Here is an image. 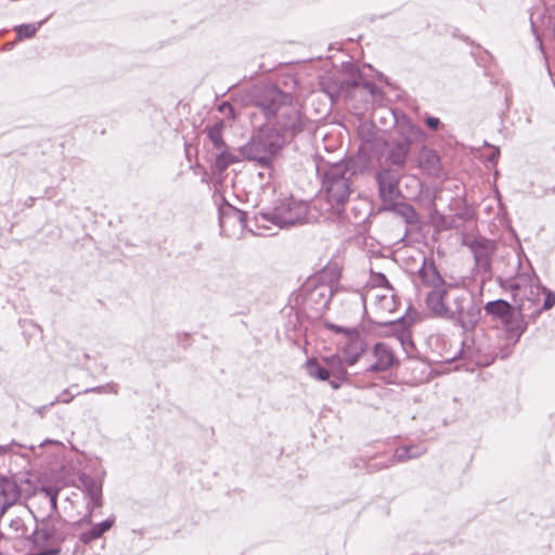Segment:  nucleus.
<instances>
[{
  "label": "nucleus",
  "mask_w": 555,
  "mask_h": 555,
  "mask_svg": "<svg viewBox=\"0 0 555 555\" xmlns=\"http://www.w3.org/2000/svg\"><path fill=\"white\" fill-rule=\"evenodd\" d=\"M242 105L257 107L269 121L275 124L291 137L304 128V118L293 103V96L272 85L254 86L240 95Z\"/></svg>",
  "instance_id": "1"
},
{
  "label": "nucleus",
  "mask_w": 555,
  "mask_h": 555,
  "mask_svg": "<svg viewBox=\"0 0 555 555\" xmlns=\"http://www.w3.org/2000/svg\"><path fill=\"white\" fill-rule=\"evenodd\" d=\"M318 171L321 175L325 211L330 218L350 221L346 215V206L356 192L357 163L352 159L340 160L318 167Z\"/></svg>",
  "instance_id": "2"
},
{
  "label": "nucleus",
  "mask_w": 555,
  "mask_h": 555,
  "mask_svg": "<svg viewBox=\"0 0 555 555\" xmlns=\"http://www.w3.org/2000/svg\"><path fill=\"white\" fill-rule=\"evenodd\" d=\"M427 310L433 317L451 321L466 332L476 327L481 314L473 294L452 283L442 294L430 296Z\"/></svg>",
  "instance_id": "3"
},
{
  "label": "nucleus",
  "mask_w": 555,
  "mask_h": 555,
  "mask_svg": "<svg viewBox=\"0 0 555 555\" xmlns=\"http://www.w3.org/2000/svg\"><path fill=\"white\" fill-rule=\"evenodd\" d=\"M78 488L81 489L83 501L86 503V513L76 521L78 527L92 526L90 529L79 534V541L89 544L100 539L115 524V517L112 516L105 520L93 525V516L96 511L103 506V483L99 478H94L86 473L78 476Z\"/></svg>",
  "instance_id": "4"
},
{
  "label": "nucleus",
  "mask_w": 555,
  "mask_h": 555,
  "mask_svg": "<svg viewBox=\"0 0 555 555\" xmlns=\"http://www.w3.org/2000/svg\"><path fill=\"white\" fill-rule=\"evenodd\" d=\"M78 488L81 489L83 501L86 503V513L76 521L78 527L92 526L90 529L79 534V541L89 544L100 539L115 524V517L112 516L105 520L93 525V516L96 511L103 506V483L99 478H94L86 473L78 476Z\"/></svg>",
  "instance_id": "5"
},
{
  "label": "nucleus",
  "mask_w": 555,
  "mask_h": 555,
  "mask_svg": "<svg viewBox=\"0 0 555 555\" xmlns=\"http://www.w3.org/2000/svg\"><path fill=\"white\" fill-rule=\"evenodd\" d=\"M309 212L307 202L293 196L283 198L269 211L259 212L256 217L258 230L284 229L306 222Z\"/></svg>",
  "instance_id": "6"
},
{
  "label": "nucleus",
  "mask_w": 555,
  "mask_h": 555,
  "mask_svg": "<svg viewBox=\"0 0 555 555\" xmlns=\"http://www.w3.org/2000/svg\"><path fill=\"white\" fill-rule=\"evenodd\" d=\"M284 144V139L276 131H267L240 149L241 155L248 159L269 167L272 158Z\"/></svg>",
  "instance_id": "7"
},
{
  "label": "nucleus",
  "mask_w": 555,
  "mask_h": 555,
  "mask_svg": "<svg viewBox=\"0 0 555 555\" xmlns=\"http://www.w3.org/2000/svg\"><path fill=\"white\" fill-rule=\"evenodd\" d=\"M525 280H529L530 285L528 288H524L522 295L518 300L515 299V301L517 302L516 310L518 314L524 319L527 325H529L535 322L543 311V308L540 306V284H533L530 275H519L516 281L509 284V288L520 292L524 287L522 282Z\"/></svg>",
  "instance_id": "8"
},
{
  "label": "nucleus",
  "mask_w": 555,
  "mask_h": 555,
  "mask_svg": "<svg viewBox=\"0 0 555 555\" xmlns=\"http://www.w3.org/2000/svg\"><path fill=\"white\" fill-rule=\"evenodd\" d=\"M418 278L423 286L430 288L425 296V306H429L430 296L435 293L442 294L444 288L450 284L439 273L434 260L424 259L422 267L418 270Z\"/></svg>",
  "instance_id": "9"
},
{
  "label": "nucleus",
  "mask_w": 555,
  "mask_h": 555,
  "mask_svg": "<svg viewBox=\"0 0 555 555\" xmlns=\"http://www.w3.org/2000/svg\"><path fill=\"white\" fill-rule=\"evenodd\" d=\"M375 179L383 203L392 204L400 196V173L391 168H380L376 172Z\"/></svg>",
  "instance_id": "10"
},
{
  "label": "nucleus",
  "mask_w": 555,
  "mask_h": 555,
  "mask_svg": "<svg viewBox=\"0 0 555 555\" xmlns=\"http://www.w3.org/2000/svg\"><path fill=\"white\" fill-rule=\"evenodd\" d=\"M305 304L315 312H321L328 307V304L335 293L332 286L324 284L310 285V279L307 280L302 287Z\"/></svg>",
  "instance_id": "11"
},
{
  "label": "nucleus",
  "mask_w": 555,
  "mask_h": 555,
  "mask_svg": "<svg viewBox=\"0 0 555 555\" xmlns=\"http://www.w3.org/2000/svg\"><path fill=\"white\" fill-rule=\"evenodd\" d=\"M532 35H555V14L550 9L537 5L530 12Z\"/></svg>",
  "instance_id": "12"
},
{
  "label": "nucleus",
  "mask_w": 555,
  "mask_h": 555,
  "mask_svg": "<svg viewBox=\"0 0 555 555\" xmlns=\"http://www.w3.org/2000/svg\"><path fill=\"white\" fill-rule=\"evenodd\" d=\"M22 489L14 478L0 477V518L7 511L20 502Z\"/></svg>",
  "instance_id": "13"
},
{
  "label": "nucleus",
  "mask_w": 555,
  "mask_h": 555,
  "mask_svg": "<svg viewBox=\"0 0 555 555\" xmlns=\"http://www.w3.org/2000/svg\"><path fill=\"white\" fill-rule=\"evenodd\" d=\"M57 495L59 490L53 488L42 487L36 494V500L39 504L38 513L41 519H55L61 518L57 513Z\"/></svg>",
  "instance_id": "14"
},
{
  "label": "nucleus",
  "mask_w": 555,
  "mask_h": 555,
  "mask_svg": "<svg viewBox=\"0 0 555 555\" xmlns=\"http://www.w3.org/2000/svg\"><path fill=\"white\" fill-rule=\"evenodd\" d=\"M340 356L348 366L354 365L366 350V343L358 331L353 335L346 338L340 347Z\"/></svg>",
  "instance_id": "15"
},
{
  "label": "nucleus",
  "mask_w": 555,
  "mask_h": 555,
  "mask_svg": "<svg viewBox=\"0 0 555 555\" xmlns=\"http://www.w3.org/2000/svg\"><path fill=\"white\" fill-rule=\"evenodd\" d=\"M500 321L505 327L506 339L512 340L513 344H516L520 339L528 327L527 323L518 314L516 307H512L506 317L501 318Z\"/></svg>",
  "instance_id": "16"
},
{
  "label": "nucleus",
  "mask_w": 555,
  "mask_h": 555,
  "mask_svg": "<svg viewBox=\"0 0 555 555\" xmlns=\"http://www.w3.org/2000/svg\"><path fill=\"white\" fill-rule=\"evenodd\" d=\"M425 452H426V449L421 446H414V444L403 446V447L397 448L395 450L392 457L389 459L388 462H385V463L375 462L370 465V468L372 470L384 469V468H387V467L393 465L395 463L405 462L411 459H416V457L421 456L422 454H424Z\"/></svg>",
  "instance_id": "17"
},
{
  "label": "nucleus",
  "mask_w": 555,
  "mask_h": 555,
  "mask_svg": "<svg viewBox=\"0 0 555 555\" xmlns=\"http://www.w3.org/2000/svg\"><path fill=\"white\" fill-rule=\"evenodd\" d=\"M416 162L417 167L428 176L438 178L442 173L440 157L433 149L423 146L417 155Z\"/></svg>",
  "instance_id": "18"
},
{
  "label": "nucleus",
  "mask_w": 555,
  "mask_h": 555,
  "mask_svg": "<svg viewBox=\"0 0 555 555\" xmlns=\"http://www.w3.org/2000/svg\"><path fill=\"white\" fill-rule=\"evenodd\" d=\"M373 357L375 362L367 367L369 372H384L389 370L396 357L392 349L385 343H377L373 347Z\"/></svg>",
  "instance_id": "19"
},
{
  "label": "nucleus",
  "mask_w": 555,
  "mask_h": 555,
  "mask_svg": "<svg viewBox=\"0 0 555 555\" xmlns=\"http://www.w3.org/2000/svg\"><path fill=\"white\" fill-rule=\"evenodd\" d=\"M410 141L397 140L387 145L386 162L398 168H403L410 153Z\"/></svg>",
  "instance_id": "20"
},
{
  "label": "nucleus",
  "mask_w": 555,
  "mask_h": 555,
  "mask_svg": "<svg viewBox=\"0 0 555 555\" xmlns=\"http://www.w3.org/2000/svg\"><path fill=\"white\" fill-rule=\"evenodd\" d=\"M418 320V313L415 310H408L406 314L397 320H388L378 322L379 325L390 326L397 334L398 338L404 344V339L409 338V327Z\"/></svg>",
  "instance_id": "21"
},
{
  "label": "nucleus",
  "mask_w": 555,
  "mask_h": 555,
  "mask_svg": "<svg viewBox=\"0 0 555 555\" xmlns=\"http://www.w3.org/2000/svg\"><path fill=\"white\" fill-rule=\"evenodd\" d=\"M340 278V269L337 263H327L322 270L315 273L310 279V285L324 284L332 286V289L336 291L338 281Z\"/></svg>",
  "instance_id": "22"
},
{
  "label": "nucleus",
  "mask_w": 555,
  "mask_h": 555,
  "mask_svg": "<svg viewBox=\"0 0 555 555\" xmlns=\"http://www.w3.org/2000/svg\"><path fill=\"white\" fill-rule=\"evenodd\" d=\"M322 362L326 365L331 377L338 380L348 379V372L346 370L347 364L340 354L323 357Z\"/></svg>",
  "instance_id": "23"
},
{
  "label": "nucleus",
  "mask_w": 555,
  "mask_h": 555,
  "mask_svg": "<svg viewBox=\"0 0 555 555\" xmlns=\"http://www.w3.org/2000/svg\"><path fill=\"white\" fill-rule=\"evenodd\" d=\"M240 156L230 152L229 147L218 150L216 154L215 160L211 165L212 173L221 175L232 164L238 163Z\"/></svg>",
  "instance_id": "24"
},
{
  "label": "nucleus",
  "mask_w": 555,
  "mask_h": 555,
  "mask_svg": "<svg viewBox=\"0 0 555 555\" xmlns=\"http://www.w3.org/2000/svg\"><path fill=\"white\" fill-rule=\"evenodd\" d=\"M400 134L403 137L402 140L410 141V144L414 141H424L426 138L425 132L411 120L403 118L398 122Z\"/></svg>",
  "instance_id": "25"
},
{
  "label": "nucleus",
  "mask_w": 555,
  "mask_h": 555,
  "mask_svg": "<svg viewBox=\"0 0 555 555\" xmlns=\"http://www.w3.org/2000/svg\"><path fill=\"white\" fill-rule=\"evenodd\" d=\"M25 520L22 516L12 518L9 522V540H15L18 545L27 547V543L24 542L25 538L28 537Z\"/></svg>",
  "instance_id": "26"
},
{
  "label": "nucleus",
  "mask_w": 555,
  "mask_h": 555,
  "mask_svg": "<svg viewBox=\"0 0 555 555\" xmlns=\"http://www.w3.org/2000/svg\"><path fill=\"white\" fill-rule=\"evenodd\" d=\"M512 307L513 306L508 301L504 299H496L488 301L485 305V311L488 315L492 317V319L500 320L501 318L506 317Z\"/></svg>",
  "instance_id": "27"
},
{
  "label": "nucleus",
  "mask_w": 555,
  "mask_h": 555,
  "mask_svg": "<svg viewBox=\"0 0 555 555\" xmlns=\"http://www.w3.org/2000/svg\"><path fill=\"white\" fill-rule=\"evenodd\" d=\"M223 129H224V122L223 120H219L218 122L214 124L212 126L207 128V137L212 143V146L218 151L225 149L228 145L225 144L223 140Z\"/></svg>",
  "instance_id": "28"
},
{
  "label": "nucleus",
  "mask_w": 555,
  "mask_h": 555,
  "mask_svg": "<svg viewBox=\"0 0 555 555\" xmlns=\"http://www.w3.org/2000/svg\"><path fill=\"white\" fill-rule=\"evenodd\" d=\"M474 259L476 266L483 272H489L491 269V255L487 246L476 245L473 247Z\"/></svg>",
  "instance_id": "29"
},
{
  "label": "nucleus",
  "mask_w": 555,
  "mask_h": 555,
  "mask_svg": "<svg viewBox=\"0 0 555 555\" xmlns=\"http://www.w3.org/2000/svg\"><path fill=\"white\" fill-rule=\"evenodd\" d=\"M306 370L308 375L311 378L318 379V380H330L331 375L327 371L326 365L323 366L320 364V362L315 358H311L307 360L306 362Z\"/></svg>",
  "instance_id": "30"
},
{
  "label": "nucleus",
  "mask_w": 555,
  "mask_h": 555,
  "mask_svg": "<svg viewBox=\"0 0 555 555\" xmlns=\"http://www.w3.org/2000/svg\"><path fill=\"white\" fill-rule=\"evenodd\" d=\"M344 74L346 77L340 82L341 87L347 86L354 88L363 83L362 75L360 74L356 65L350 63L344 65Z\"/></svg>",
  "instance_id": "31"
},
{
  "label": "nucleus",
  "mask_w": 555,
  "mask_h": 555,
  "mask_svg": "<svg viewBox=\"0 0 555 555\" xmlns=\"http://www.w3.org/2000/svg\"><path fill=\"white\" fill-rule=\"evenodd\" d=\"M48 18L28 24H21L13 27L15 35H36L40 30L41 26L47 22Z\"/></svg>",
  "instance_id": "32"
},
{
  "label": "nucleus",
  "mask_w": 555,
  "mask_h": 555,
  "mask_svg": "<svg viewBox=\"0 0 555 555\" xmlns=\"http://www.w3.org/2000/svg\"><path fill=\"white\" fill-rule=\"evenodd\" d=\"M395 210L400 215L406 223H414L417 221V215L415 209L409 204H399L395 207Z\"/></svg>",
  "instance_id": "33"
},
{
  "label": "nucleus",
  "mask_w": 555,
  "mask_h": 555,
  "mask_svg": "<svg viewBox=\"0 0 555 555\" xmlns=\"http://www.w3.org/2000/svg\"><path fill=\"white\" fill-rule=\"evenodd\" d=\"M375 304L382 310H386L389 312L395 310V299H393L392 295H388V294L376 295Z\"/></svg>",
  "instance_id": "34"
},
{
  "label": "nucleus",
  "mask_w": 555,
  "mask_h": 555,
  "mask_svg": "<svg viewBox=\"0 0 555 555\" xmlns=\"http://www.w3.org/2000/svg\"><path fill=\"white\" fill-rule=\"evenodd\" d=\"M543 293L545 295L543 306V310H550L555 306V293L540 284V294Z\"/></svg>",
  "instance_id": "35"
},
{
  "label": "nucleus",
  "mask_w": 555,
  "mask_h": 555,
  "mask_svg": "<svg viewBox=\"0 0 555 555\" xmlns=\"http://www.w3.org/2000/svg\"><path fill=\"white\" fill-rule=\"evenodd\" d=\"M325 326L337 334H344L346 338L359 331L357 327H345L334 323H326Z\"/></svg>",
  "instance_id": "36"
},
{
  "label": "nucleus",
  "mask_w": 555,
  "mask_h": 555,
  "mask_svg": "<svg viewBox=\"0 0 555 555\" xmlns=\"http://www.w3.org/2000/svg\"><path fill=\"white\" fill-rule=\"evenodd\" d=\"M89 392H96V393L113 392V393H117V387H116V385H113V384H106V385H103V386H96V387H92V388H87V389H85L81 392H77L76 395L89 393Z\"/></svg>",
  "instance_id": "37"
},
{
  "label": "nucleus",
  "mask_w": 555,
  "mask_h": 555,
  "mask_svg": "<svg viewBox=\"0 0 555 555\" xmlns=\"http://www.w3.org/2000/svg\"><path fill=\"white\" fill-rule=\"evenodd\" d=\"M75 396L76 395L72 393L69 389H65L55 398L54 401L50 403V405H54L57 402L69 403L75 398Z\"/></svg>",
  "instance_id": "38"
},
{
  "label": "nucleus",
  "mask_w": 555,
  "mask_h": 555,
  "mask_svg": "<svg viewBox=\"0 0 555 555\" xmlns=\"http://www.w3.org/2000/svg\"><path fill=\"white\" fill-rule=\"evenodd\" d=\"M425 122L433 130H437L441 126L439 118L433 116L427 117Z\"/></svg>",
  "instance_id": "39"
},
{
  "label": "nucleus",
  "mask_w": 555,
  "mask_h": 555,
  "mask_svg": "<svg viewBox=\"0 0 555 555\" xmlns=\"http://www.w3.org/2000/svg\"><path fill=\"white\" fill-rule=\"evenodd\" d=\"M24 38L25 37H22V36L16 37L15 40L7 42L5 44H3L2 50H4V51L12 50L16 44L21 43Z\"/></svg>",
  "instance_id": "40"
},
{
  "label": "nucleus",
  "mask_w": 555,
  "mask_h": 555,
  "mask_svg": "<svg viewBox=\"0 0 555 555\" xmlns=\"http://www.w3.org/2000/svg\"><path fill=\"white\" fill-rule=\"evenodd\" d=\"M362 87L365 90H367L372 95H375L378 92L377 87L374 83L370 82V81H364L362 83Z\"/></svg>",
  "instance_id": "41"
},
{
  "label": "nucleus",
  "mask_w": 555,
  "mask_h": 555,
  "mask_svg": "<svg viewBox=\"0 0 555 555\" xmlns=\"http://www.w3.org/2000/svg\"><path fill=\"white\" fill-rule=\"evenodd\" d=\"M233 212V218H235L240 223H244L245 220V214L241 210L234 209L233 207H230Z\"/></svg>",
  "instance_id": "42"
},
{
  "label": "nucleus",
  "mask_w": 555,
  "mask_h": 555,
  "mask_svg": "<svg viewBox=\"0 0 555 555\" xmlns=\"http://www.w3.org/2000/svg\"><path fill=\"white\" fill-rule=\"evenodd\" d=\"M327 382L330 383L331 387L336 390L340 387V385L344 380H338V379L331 377L330 380H327Z\"/></svg>",
  "instance_id": "43"
},
{
  "label": "nucleus",
  "mask_w": 555,
  "mask_h": 555,
  "mask_svg": "<svg viewBox=\"0 0 555 555\" xmlns=\"http://www.w3.org/2000/svg\"><path fill=\"white\" fill-rule=\"evenodd\" d=\"M500 156V150L498 147L494 149L493 153L489 156L490 163H496L498 158Z\"/></svg>",
  "instance_id": "44"
},
{
  "label": "nucleus",
  "mask_w": 555,
  "mask_h": 555,
  "mask_svg": "<svg viewBox=\"0 0 555 555\" xmlns=\"http://www.w3.org/2000/svg\"><path fill=\"white\" fill-rule=\"evenodd\" d=\"M219 109H220L221 112H225V111L228 109L231 114H233V107H232V105H231V104H229V103H223V104H221Z\"/></svg>",
  "instance_id": "45"
},
{
  "label": "nucleus",
  "mask_w": 555,
  "mask_h": 555,
  "mask_svg": "<svg viewBox=\"0 0 555 555\" xmlns=\"http://www.w3.org/2000/svg\"><path fill=\"white\" fill-rule=\"evenodd\" d=\"M8 542H9V537L7 534H3L0 531V547H3L4 544H7Z\"/></svg>",
  "instance_id": "46"
},
{
  "label": "nucleus",
  "mask_w": 555,
  "mask_h": 555,
  "mask_svg": "<svg viewBox=\"0 0 555 555\" xmlns=\"http://www.w3.org/2000/svg\"><path fill=\"white\" fill-rule=\"evenodd\" d=\"M356 297H357V299H358L361 304H363V305H364L365 299H364V297H363L362 295H359V294H358V295H356Z\"/></svg>",
  "instance_id": "47"
},
{
  "label": "nucleus",
  "mask_w": 555,
  "mask_h": 555,
  "mask_svg": "<svg viewBox=\"0 0 555 555\" xmlns=\"http://www.w3.org/2000/svg\"><path fill=\"white\" fill-rule=\"evenodd\" d=\"M28 512H29L30 514H33V515H34V518L36 519V521H37V522H39V515L35 514V513H34L33 511H30V509H28Z\"/></svg>",
  "instance_id": "48"
},
{
  "label": "nucleus",
  "mask_w": 555,
  "mask_h": 555,
  "mask_svg": "<svg viewBox=\"0 0 555 555\" xmlns=\"http://www.w3.org/2000/svg\"><path fill=\"white\" fill-rule=\"evenodd\" d=\"M8 451V447L0 446V453H5Z\"/></svg>",
  "instance_id": "49"
},
{
  "label": "nucleus",
  "mask_w": 555,
  "mask_h": 555,
  "mask_svg": "<svg viewBox=\"0 0 555 555\" xmlns=\"http://www.w3.org/2000/svg\"><path fill=\"white\" fill-rule=\"evenodd\" d=\"M224 221H225V217H221V218H220V227H221V228H223V223H224Z\"/></svg>",
  "instance_id": "50"
},
{
  "label": "nucleus",
  "mask_w": 555,
  "mask_h": 555,
  "mask_svg": "<svg viewBox=\"0 0 555 555\" xmlns=\"http://www.w3.org/2000/svg\"><path fill=\"white\" fill-rule=\"evenodd\" d=\"M532 275H534V281L537 282L535 284H540L539 283V278L535 275V272H532Z\"/></svg>",
  "instance_id": "51"
},
{
  "label": "nucleus",
  "mask_w": 555,
  "mask_h": 555,
  "mask_svg": "<svg viewBox=\"0 0 555 555\" xmlns=\"http://www.w3.org/2000/svg\"><path fill=\"white\" fill-rule=\"evenodd\" d=\"M380 279L387 284L388 281L386 280L385 275L380 274Z\"/></svg>",
  "instance_id": "52"
},
{
  "label": "nucleus",
  "mask_w": 555,
  "mask_h": 555,
  "mask_svg": "<svg viewBox=\"0 0 555 555\" xmlns=\"http://www.w3.org/2000/svg\"><path fill=\"white\" fill-rule=\"evenodd\" d=\"M535 38H537L538 43L541 46V44H542V42H541V40H540V38H541V37H540V36H537Z\"/></svg>",
  "instance_id": "53"
},
{
  "label": "nucleus",
  "mask_w": 555,
  "mask_h": 555,
  "mask_svg": "<svg viewBox=\"0 0 555 555\" xmlns=\"http://www.w3.org/2000/svg\"><path fill=\"white\" fill-rule=\"evenodd\" d=\"M0 35H2V33H0Z\"/></svg>",
  "instance_id": "54"
}]
</instances>
